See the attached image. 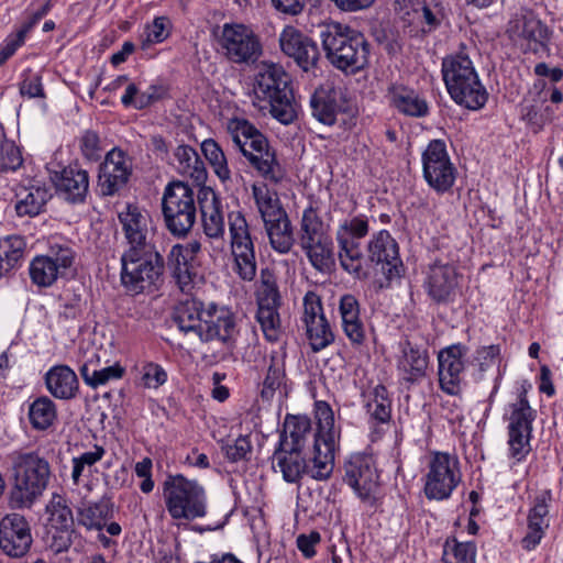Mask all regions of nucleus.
<instances>
[{
    "label": "nucleus",
    "mask_w": 563,
    "mask_h": 563,
    "mask_svg": "<svg viewBox=\"0 0 563 563\" xmlns=\"http://www.w3.org/2000/svg\"><path fill=\"white\" fill-rule=\"evenodd\" d=\"M26 243L20 235L0 239V256L7 269L11 272L20 265L25 253Z\"/></svg>",
    "instance_id": "nucleus-54"
},
{
    "label": "nucleus",
    "mask_w": 563,
    "mask_h": 563,
    "mask_svg": "<svg viewBox=\"0 0 563 563\" xmlns=\"http://www.w3.org/2000/svg\"><path fill=\"white\" fill-rule=\"evenodd\" d=\"M290 77L280 65L263 64L255 77L254 96L260 108L268 109L283 124L292 123L298 115V104L290 85Z\"/></svg>",
    "instance_id": "nucleus-3"
},
{
    "label": "nucleus",
    "mask_w": 563,
    "mask_h": 563,
    "mask_svg": "<svg viewBox=\"0 0 563 563\" xmlns=\"http://www.w3.org/2000/svg\"><path fill=\"white\" fill-rule=\"evenodd\" d=\"M75 263V252L62 244H52L44 255H36L29 265L31 282L40 288L53 286L67 275Z\"/></svg>",
    "instance_id": "nucleus-14"
},
{
    "label": "nucleus",
    "mask_w": 563,
    "mask_h": 563,
    "mask_svg": "<svg viewBox=\"0 0 563 563\" xmlns=\"http://www.w3.org/2000/svg\"><path fill=\"white\" fill-rule=\"evenodd\" d=\"M231 236V254L234 261L233 271L245 282L256 276V258L247 221L241 211H232L228 216Z\"/></svg>",
    "instance_id": "nucleus-12"
},
{
    "label": "nucleus",
    "mask_w": 563,
    "mask_h": 563,
    "mask_svg": "<svg viewBox=\"0 0 563 563\" xmlns=\"http://www.w3.org/2000/svg\"><path fill=\"white\" fill-rule=\"evenodd\" d=\"M462 481L456 455L446 452L432 453L424 476L423 492L429 500H445Z\"/></svg>",
    "instance_id": "nucleus-11"
},
{
    "label": "nucleus",
    "mask_w": 563,
    "mask_h": 563,
    "mask_svg": "<svg viewBox=\"0 0 563 563\" xmlns=\"http://www.w3.org/2000/svg\"><path fill=\"white\" fill-rule=\"evenodd\" d=\"M203 231L211 239L222 238L224 234V217L222 203L217 194L210 189H202L198 196Z\"/></svg>",
    "instance_id": "nucleus-28"
},
{
    "label": "nucleus",
    "mask_w": 563,
    "mask_h": 563,
    "mask_svg": "<svg viewBox=\"0 0 563 563\" xmlns=\"http://www.w3.org/2000/svg\"><path fill=\"white\" fill-rule=\"evenodd\" d=\"M166 509L174 520L191 521L207 514L205 488L181 474H169L162 485Z\"/></svg>",
    "instance_id": "nucleus-6"
},
{
    "label": "nucleus",
    "mask_w": 563,
    "mask_h": 563,
    "mask_svg": "<svg viewBox=\"0 0 563 563\" xmlns=\"http://www.w3.org/2000/svg\"><path fill=\"white\" fill-rule=\"evenodd\" d=\"M338 92L330 88L320 86L310 98L312 115L320 122L332 125L335 122L339 106L336 104Z\"/></svg>",
    "instance_id": "nucleus-43"
},
{
    "label": "nucleus",
    "mask_w": 563,
    "mask_h": 563,
    "mask_svg": "<svg viewBox=\"0 0 563 563\" xmlns=\"http://www.w3.org/2000/svg\"><path fill=\"white\" fill-rule=\"evenodd\" d=\"M106 454V450L101 445H95L93 450L81 453L78 456L71 459L73 471L71 479L75 485H78L80 477L86 467H91L96 463L102 460Z\"/></svg>",
    "instance_id": "nucleus-59"
},
{
    "label": "nucleus",
    "mask_w": 563,
    "mask_h": 563,
    "mask_svg": "<svg viewBox=\"0 0 563 563\" xmlns=\"http://www.w3.org/2000/svg\"><path fill=\"white\" fill-rule=\"evenodd\" d=\"M368 258L371 262L382 265V271L388 279L400 276L402 264L398 244L388 231H379L369 241Z\"/></svg>",
    "instance_id": "nucleus-25"
},
{
    "label": "nucleus",
    "mask_w": 563,
    "mask_h": 563,
    "mask_svg": "<svg viewBox=\"0 0 563 563\" xmlns=\"http://www.w3.org/2000/svg\"><path fill=\"white\" fill-rule=\"evenodd\" d=\"M79 147L82 155L88 161H98L103 151L99 135L91 130H87L82 133L79 139Z\"/></svg>",
    "instance_id": "nucleus-63"
},
{
    "label": "nucleus",
    "mask_w": 563,
    "mask_h": 563,
    "mask_svg": "<svg viewBox=\"0 0 563 563\" xmlns=\"http://www.w3.org/2000/svg\"><path fill=\"white\" fill-rule=\"evenodd\" d=\"M500 349L498 345L482 346L476 350L472 362V375L475 380H482L485 374L497 367Z\"/></svg>",
    "instance_id": "nucleus-55"
},
{
    "label": "nucleus",
    "mask_w": 563,
    "mask_h": 563,
    "mask_svg": "<svg viewBox=\"0 0 563 563\" xmlns=\"http://www.w3.org/2000/svg\"><path fill=\"white\" fill-rule=\"evenodd\" d=\"M13 466L16 482L11 492V505L14 508L30 507L47 487L49 464L35 452H25L14 455Z\"/></svg>",
    "instance_id": "nucleus-7"
},
{
    "label": "nucleus",
    "mask_w": 563,
    "mask_h": 563,
    "mask_svg": "<svg viewBox=\"0 0 563 563\" xmlns=\"http://www.w3.org/2000/svg\"><path fill=\"white\" fill-rule=\"evenodd\" d=\"M165 263L156 247L124 251L120 282L132 296L155 290L162 282Z\"/></svg>",
    "instance_id": "nucleus-5"
},
{
    "label": "nucleus",
    "mask_w": 563,
    "mask_h": 563,
    "mask_svg": "<svg viewBox=\"0 0 563 563\" xmlns=\"http://www.w3.org/2000/svg\"><path fill=\"white\" fill-rule=\"evenodd\" d=\"M252 444L247 437H239L232 443H227L222 446L225 457L231 462H239L245 460L251 453Z\"/></svg>",
    "instance_id": "nucleus-64"
},
{
    "label": "nucleus",
    "mask_w": 563,
    "mask_h": 563,
    "mask_svg": "<svg viewBox=\"0 0 563 563\" xmlns=\"http://www.w3.org/2000/svg\"><path fill=\"white\" fill-rule=\"evenodd\" d=\"M461 278L456 266L435 261L428 267L423 288L434 303L449 305L455 301L460 292Z\"/></svg>",
    "instance_id": "nucleus-18"
},
{
    "label": "nucleus",
    "mask_w": 563,
    "mask_h": 563,
    "mask_svg": "<svg viewBox=\"0 0 563 563\" xmlns=\"http://www.w3.org/2000/svg\"><path fill=\"white\" fill-rule=\"evenodd\" d=\"M27 416L33 429L47 430L57 419L56 405L47 396H41L30 404Z\"/></svg>",
    "instance_id": "nucleus-49"
},
{
    "label": "nucleus",
    "mask_w": 563,
    "mask_h": 563,
    "mask_svg": "<svg viewBox=\"0 0 563 563\" xmlns=\"http://www.w3.org/2000/svg\"><path fill=\"white\" fill-rule=\"evenodd\" d=\"M441 71L448 92L455 103L468 110H479L486 104L488 92L464 49L443 58Z\"/></svg>",
    "instance_id": "nucleus-4"
},
{
    "label": "nucleus",
    "mask_w": 563,
    "mask_h": 563,
    "mask_svg": "<svg viewBox=\"0 0 563 563\" xmlns=\"http://www.w3.org/2000/svg\"><path fill=\"white\" fill-rule=\"evenodd\" d=\"M341 328L353 346H361L366 339V330L361 318L360 302L354 295L345 294L339 299Z\"/></svg>",
    "instance_id": "nucleus-27"
},
{
    "label": "nucleus",
    "mask_w": 563,
    "mask_h": 563,
    "mask_svg": "<svg viewBox=\"0 0 563 563\" xmlns=\"http://www.w3.org/2000/svg\"><path fill=\"white\" fill-rule=\"evenodd\" d=\"M468 347L462 343L452 344L440 350L438 354V376L440 389L451 396H459L463 390L465 357Z\"/></svg>",
    "instance_id": "nucleus-20"
},
{
    "label": "nucleus",
    "mask_w": 563,
    "mask_h": 563,
    "mask_svg": "<svg viewBox=\"0 0 563 563\" xmlns=\"http://www.w3.org/2000/svg\"><path fill=\"white\" fill-rule=\"evenodd\" d=\"M79 372L86 385L91 388H98L111 380L122 378L125 369L119 363L102 366V364H95L92 360L84 361Z\"/></svg>",
    "instance_id": "nucleus-47"
},
{
    "label": "nucleus",
    "mask_w": 563,
    "mask_h": 563,
    "mask_svg": "<svg viewBox=\"0 0 563 563\" xmlns=\"http://www.w3.org/2000/svg\"><path fill=\"white\" fill-rule=\"evenodd\" d=\"M299 243L314 269L321 273L331 271L335 264L333 240L312 203L302 212Z\"/></svg>",
    "instance_id": "nucleus-8"
},
{
    "label": "nucleus",
    "mask_w": 563,
    "mask_h": 563,
    "mask_svg": "<svg viewBox=\"0 0 563 563\" xmlns=\"http://www.w3.org/2000/svg\"><path fill=\"white\" fill-rule=\"evenodd\" d=\"M398 4L417 15L424 32L439 27L444 16L443 8L438 0H398ZM407 13L409 14V11Z\"/></svg>",
    "instance_id": "nucleus-39"
},
{
    "label": "nucleus",
    "mask_w": 563,
    "mask_h": 563,
    "mask_svg": "<svg viewBox=\"0 0 563 563\" xmlns=\"http://www.w3.org/2000/svg\"><path fill=\"white\" fill-rule=\"evenodd\" d=\"M550 500V492H543L536 497L534 505L528 515V529H534L544 533V530L549 527L547 517Z\"/></svg>",
    "instance_id": "nucleus-58"
},
{
    "label": "nucleus",
    "mask_w": 563,
    "mask_h": 563,
    "mask_svg": "<svg viewBox=\"0 0 563 563\" xmlns=\"http://www.w3.org/2000/svg\"><path fill=\"white\" fill-rule=\"evenodd\" d=\"M234 146L267 181L275 185L286 178V170L276 158L267 139L247 120L231 119L227 126Z\"/></svg>",
    "instance_id": "nucleus-2"
},
{
    "label": "nucleus",
    "mask_w": 563,
    "mask_h": 563,
    "mask_svg": "<svg viewBox=\"0 0 563 563\" xmlns=\"http://www.w3.org/2000/svg\"><path fill=\"white\" fill-rule=\"evenodd\" d=\"M476 547L473 542H459L449 538L443 545L444 563H475Z\"/></svg>",
    "instance_id": "nucleus-53"
},
{
    "label": "nucleus",
    "mask_w": 563,
    "mask_h": 563,
    "mask_svg": "<svg viewBox=\"0 0 563 563\" xmlns=\"http://www.w3.org/2000/svg\"><path fill=\"white\" fill-rule=\"evenodd\" d=\"M206 309L202 302L189 299L180 302L174 312V322L184 333H192L199 338Z\"/></svg>",
    "instance_id": "nucleus-40"
},
{
    "label": "nucleus",
    "mask_w": 563,
    "mask_h": 563,
    "mask_svg": "<svg viewBox=\"0 0 563 563\" xmlns=\"http://www.w3.org/2000/svg\"><path fill=\"white\" fill-rule=\"evenodd\" d=\"M510 32L526 52H538L539 47L543 46L548 40V29L533 16L518 19Z\"/></svg>",
    "instance_id": "nucleus-31"
},
{
    "label": "nucleus",
    "mask_w": 563,
    "mask_h": 563,
    "mask_svg": "<svg viewBox=\"0 0 563 563\" xmlns=\"http://www.w3.org/2000/svg\"><path fill=\"white\" fill-rule=\"evenodd\" d=\"M368 217L365 214H357L342 221L336 229L335 236L336 239H346L352 240L353 242H360L361 239L368 234Z\"/></svg>",
    "instance_id": "nucleus-57"
},
{
    "label": "nucleus",
    "mask_w": 563,
    "mask_h": 563,
    "mask_svg": "<svg viewBox=\"0 0 563 563\" xmlns=\"http://www.w3.org/2000/svg\"><path fill=\"white\" fill-rule=\"evenodd\" d=\"M314 417L318 424L314 440L328 441L330 444L338 442L340 431L334 426V413L331 406L327 401L317 400L314 402Z\"/></svg>",
    "instance_id": "nucleus-50"
},
{
    "label": "nucleus",
    "mask_w": 563,
    "mask_h": 563,
    "mask_svg": "<svg viewBox=\"0 0 563 563\" xmlns=\"http://www.w3.org/2000/svg\"><path fill=\"white\" fill-rule=\"evenodd\" d=\"M132 173L131 161L128 155L112 148L107 153L100 165L98 186L103 196H112L125 186Z\"/></svg>",
    "instance_id": "nucleus-23"
},
{
    "label": "nucleus",
    "mask_w": 563,
    "mask_h": 563,
    "mask_svg": "<svg viewBox=\"0 0 563 563\" xmlns=\"http://www.w3.org/2000/svg\"><path fill=\"white\" fill-rule=\"evenodd\" d=\"M423 177L438 192L448 191L455 181L456 169L450 159L446 145L441 140H432L422 153Z\"/></svg>",
    "instance_id": "nucleus-16"
},
{
    "label": "nucleus",
    "mask_w": 563,
    "mask_h": 563,
    "mask_svg": "<svg viewBox=\"0 0 563 563\" xmlns=\"http://www.w3.org/2000/svg\"><path fill=\"white\" fill-rule=\"evenodd\" d=\"M118 218L128 243L124 251L155 247L148 239V217L137 206L126 205Z\"/></svg>",
    "instance_id": "nucleus-26"
},
{
    "label": "nucleus",
    "mask_w": 563,
    "mask_h": 563,
    "mask_svg": "<svg viewBox=\"0 0 563 563\" xmlns=\"http://www.w3.org/2000/svg\"><path fill=\"white\" fill-rule=\"evenodd\" d=\"M343 481L353 489L357 497L373 504L378 488V472L371 454H352L344 464Z\"/></svg>",
    "instance_id": "nucleus-17"
},
{
    "label": "nucleus",
    "mask_w": 563,
    "mask_h": 563,
    "mask_svg": "<svg viewBox=\"0 0 563 563\" xmlns=\"http://www.w3.org/2000/svg\"><path fill=\"white\" fill-rule=\"evenodd\" d=\"M56 187L68 201L82 202L89 188L88 173L84 169L68 166L62 170Z\"/></svg>",
    "instance_id": "nucleus-37"
},
{
    "label": "nucleus",
    "mask_w": 563,
    "mask_h": 563,
    "mask_svg": "<svg viewBox=\"0 0 563 563\" xmlns=\"http://www.w3.org/2000/svg\"><path fill=\"white\" fill-rule=\"evenodd\" d=\"M22 156L13 142L3 139L0 134V173L15 170L22 165Z\"/></svg>",
    "instance_id": "nucleus-61"
},
{
    "label": "nucleus",
    "mask_w": 563,
    "mask_h": 563,
    "mask_svg": "<svg viewBox=\"0 0 563 563\" xmlns=\"http://www.w3.org/2000/svg\"><path fill=\"white\" fill-rule=\"evenodd\" d=\"M202 316L205 319H202V329L199 333L200 341L217 340L229 344L234 340L238 333L235 318L228 308L209 305Z\"/></svg>",
    "instance_id": "nucleus-24"
},
{
    "label": "nucleus",
    "mask_w": 563,
    "mask_h": 563,
    "mask_svg": "<svg viewBox=\"0 0 563 563\" xmlns=\"http://www.w3.org/2000/svg\"><path fill=\"white\" fill-rule=\"evenodd\" d=\"M51 197L48 189L44 186H19L15 191V212L19 217H35L44 211Z\"/></svg>",
    "instance_id": "nucleus-32"
},
{
    "label": "nucleus",
    "mask_w": 563,
    "mask_h": 563,
    "mask_svg": "<svg viewBox=\"0 0 563 563\" xmlns=\"http://www.w3.org/2000/svg\"><path fill=\"white\" fill-rule=\"evenodd\" d=\"M33 538L27 520L20 514H9L0 520V549L14 559L23 558L32 545Z\"/></svg>",
    "instance_id": "nucleus-21"
},
{
    "label": "nucleus",
    "mask_w": 563,
    "mask_h": 563,
    "mask_svg": "<svg viewBox=\"0 0 563 563\" xmlns=\"http://www.w3.org/2000/svg\"><path fill=\"white\" fill-rule=\"evenodd\" d=\"M252 197L263 222L287 212L277 191L271 189L267 184H254L252 186Z\"/></svg>",
    "instance_id": "nucleus-46"
},
{
    "label": "nucleus",
    "mask_w": 563,
    "mask_h": 563,
    "mask_svg": "<svg viewBox=\"0 0 563 563\" xmlns=\"http://www.w3.org/2000/svg\"><path fill=\"white\" fill-rule=\"evenodd\" d=\"M173 166L184 177L192 179L197 184H201L207 178L205 163L189 145H179L174 152Z\"/></svg>",
    "instance_id": "nucleus-38"
},
{
    "label": "nucleus",
    "mask_w": 563,
    "mask_h": 563,
    "mask_svg": "<svg viewBox=\"0 0 563 563\" xmlns=\"http://www.w3.org/2000/svg\"><path fill=\"white\" fill-rule=\"evenodd\" d=\"M166 371L157 363L143 362L140 366V380L143 387L157 389L167 382Z\"/></svg>",
    "instance_id": "nucleus-60"
},
{
    "label": "nucleus",
    "mask_w": 563,
    "mask_h": 563,
    "mask_svg": "<svg viewBox=\"0 0 563 563\" xmlns=\"http://www.w3.org/2000/svg\"><path fill=\"white\" fill-rule=\"evenodd\" d=\"M311 431V421L307 416H287L279 446L302 450Z\"/></svg>",
    "instance_id": "nucleus-41"
},
{
    "label": "nucleus",
    "mask_w": 563,
    "mask_h": 563,
    "mask_svg": "<svg viewBox=\"0 0 563 563\" xmlns=\"http://www.w3.org/2000/svg\"><path fill=\"white\" fill-rule=\"evenodd\" d=\"M49 394L60 400H69L77 396L79 382L76 373L67 365H55L44 376Z\"/></svg>",
    "instance_id": "nucleus-30"
},
{
    "label": "nucleus",
    "mask_w": 563,
    "mask_h": 563,
    "mask_svg": "<svg viewBox=\"0 0 563 563\" xmlns=\"http://www.w3.org/2000/svg\"><path fill=\"white\" fill-rule=\"evenodd\" d=\"M280 295L274 280L265 278L262 272V283L257 290L256 319L261 325L264 336L269 342H276L282 335V320L278 312Z\"/></svg>",
    "instance_id": "nucleus-19"
},
{
    "label": "nucleus",
    "mask_w": 563,
    "mask_h": 563,
    "mask_svg": "<svg viewBox=\"0 0 563 563\" xmlns=\"http://www.w3.org/2000/svg\"><path fill=\"white\" fill-rule=\"evenodd\" d=\"M389 93L393 106L399 112L417 118L428 114L429 108L427 101L415 90L404 86H394Z\"/></svg>",
    "instance_id": "nucleus-42"
},
{
    "label": "nucleus",
    "mask_w": 563,
    "mask_h": 563,
    "mask_svg": "<svg viewBox=\"0 0 563 563\" xmlns=\"http://www.w3.org/2000/svg\"><path fill=\"white\" fill-rule=\"evenodd\" d=\"M201 151L210 165L213 167L217 176L227 181L231 178V172L228 166L227 157L220 145L212 139L205 140L201 144Z\"/></svg>",
    "instance_id": "nucleus-56"
},
{
    "label": "nucleus",
    "mask_w": 563,
    "mask_h": 563,
    "mask_svg": "<svg viewBox=\"0 0 563 563\" xmlns=\"http://www.w3.org/2000/svg\"><path fill=\"white\" fill-rule=\"evenodd\" d=\"M428 364V352L407 342L402 347V355L398 360L397 366L402 379L416 383L426 376Z\"/></svg>",
    "instance_id": "nucleus-36"
},
{
    "label": "nucleus",
    "mask_w": 563,
    "mask_h": 563,
    "mask_svg": "<svg viewBox=\"0 0 563 563\" xmlns=\"http://www.w3.org/2000/svg\"><path fill=\"white\" fill-rule=\"evenodd\" d=\"M170 267L173 271V276L176 279L177 285L179 286L183 292H189L194 285L199 279V273L196 261H189L187 258H180V256H170Z\"/></svg>",
    "instance_id": "nucleus-52"
},
{
    "label": "nucleus",
    "mask_w": 563,
    "mask_h": 563,
    "mask_svg": "<svg viewBox=\"0 0 563 563\" xmlns=\"http://www.w3.org/2000/svg\"><path fill=\"white\" fill-rule=\"evenodd\" d=\"M112 510L108 500L86 503L78 509L77 521L88 530H102Z\"/></svg>",
    "instance_id": "nucleus-48"
},
{
    "label": "nucleus",
    "mask_w": 563,
    "mask_h": 563,
    "mask_svg": "<svg viewBox=\"0 0 563 563\" xmlns=\"http://www.w3.org/2000/svg\"><path fill=\"white\" fill-rule=\"evenodd\" d=\"M273 468H278L286 482L296 483L307 475V461L301 456V450L279 446L273 456Z\"/></svg>",
    "instance_id": "nucleus-34"
},
{
    "label": "nucleus",
    "mask_w": 563,
    "mask_h": 563,
    "mask_svg": "<svg viewBox=\"0 0 563 563\" xmlns=\"http://www.w3.org/2000/svg\"><path fill=\"white\" fill-rule=\"evenodd\" d=\"M60 316L65 319H76L84 310L85 301L80 292L76 290L66 289L62 295Z\"/></svg>",
    "instance_id": "nucleus-62"
},
{
    "label": "nucleus",
    "mask_w": 563,
    "mask_h": 563,
    "mask_svg": "<svg viewBox=\"0 0 563 563\" xmlns=\"http://www.w3.org/2000/svg\"><path fill=\"white\" fill-rule=\"evenodd\" d=\"M162 211L166 228L178 238L186 236L196 222L194 189L184 181H173L164 190Z\"/></svg>",
    "instance_id": "nucleus-9"
},
{
    "label": "nucleus",
    "mask_w": 563,
    "mask_h": 563,
    "mask_svg": "<svg viewBox=\"0 0 563 563\" xmlns=\"http://www.w3.org/2000/svg\"><path fill=\"white\" fill-rule=\"evenodd\" d=\"M364 406L371 421L386 423L391 417V400L388 390L384 385H376L363 394Z\"/></svg>",
    "instance_id": "nucleus-45"
},
{
    "label": "nucleus",
    "mask_w": 563,
    "mask_h": 563,
    "mask_svg": "<svg viewBox=\"0 0 563 563\" xmlns=\"http://www.w3.org/2000/svg\"><path fill=\"white\" fill-rule=\"evenodd\" d=\"M269 245L279 254H288L295 244V234L288 213L263 222Z\"/></svg>",
    "instance_id": "nucleus-33"
},
{
    "label": "nucleus",
    "mask_w": 563,
    "mask_h": 563,
    "mask_svg": "<svg viewBox=\"0 0 563 563\" xmlns=\"http://www.w3.org/2000/svg\"><path fill=\"white\" fill-rule=\"evenodd\" d=\"M320 38L327 59L336 69L356 74L368 65L371 45L351 26L329 23L320 31Z\"/></svg>",
    "instance_id": "nucleus-1"
},
{
    "label": "nucleus",
    "mask_w": 563,
    "mask_h": 563,
    "mask_svg": "<svg viewBox=\"0 0 563 563\" xmlns=\"http://www.w3.org/2000/svg\"><path fill=\"white\" fill-rule=\"evenodd\" d=\"M217 42L220 53L233 64H254L263 54L258 35L242 23H224Z\"/></svg>",
    "instance_id": "nucleus-10"
},
{
    "label": "nucleus",
    "mask_w": 563,
    "mask_h": 563,
    "mask_svg": "<svg viewBox=\"0 0 563 563\" xmlns=\"http://www.w3.org/2000/svg\"><path fill=\"white\" fill-rule=\"evenodd\" d=\"M52 529H74V516L64 495L53 494L46 506Z\"/></svg>",
    "instance_id": "nucleus-51"
},
{
    "label": "nucleus",
    "mask_w": 563,
    "mask_h": 563,
    "mask_svg": "<svg viewBox=\"0 0 563 563\" xmlns=\"http://www.w3.org/2000/svg\"><path fill=\"white\" fill-rule=\"evenodd\" d=\"M282 52L305 71L316 67L320 53L317 43L295 26L287 25L279 34Z\"/></svg>",
    "instance_id": "nucleus-22"
},
{
    "label": "nucleus",
    "mask_w": 563,
    "mask_h": 563,
    "mask_svg": "<svg viewBox=\"0 0 563 563\" xmlns=\"http://www.w3.org/2000/svg\"><path fill=\"white\" fill-rule=\"evenodd\" d=\"M336 443L314 440L312 456L307 461V475L317 481L328 479L334 468V451Z\"/></svg>",
    "instance_id": "nucleus-35"
},
{
    "label": "nucleus",
    "mask_w": 563,
    "mask_h": 563,
    "mask_svg": "<svg viewBox=\"0 0 563 563\" xmlns=\"http://www.w3.org/2000/svg\"><path fill=\"white\" fill-rule=\"evenodd\" d=\"M536 411L530 407L526 390H522L515 402L508 405V445L510 456L521 461L530 452V438Z\"/></svg>",
    "instance_id": "nucleus-13"
},
{
    "label": "nucleus",
    "mask_w": 563,
    "mask_h": 563,
    "mask_svg": "<svg viewBox=\"0 0 563 563\" xmlns=\"http://www.w3.org/2000/svg\"><path fill=\"white\" fill-rule=\"evenodd\" d=\"M301 322L312 352L318 353L334 342L335 334L324 314L321 297L314 291L303 296Z\"/></svg>",
    "instance_id": "nucleus-15"
},
{
    "label": "nucleus",
    "mask_w": 563,
    "mask_h": 563,
    "mask_svg": "<svg viewBox=\"0 0 563 563\" xmlns=\"http://www.w3.org/2000/svg\"><path fill=\"white\" fill-rule=\"evenodd\" d=\"M339 245V261L341 267L357 279H366L368 272L364 267V257L360 242L346 239H336Z\"/></svg>",
    "instance_id": "nucleus-44"
},
{
    "label": "nucleus",
    "mask_w": 563,
    "mask_h": 563,
    "mask_svg": "<svg viewBox=\"0 0 563 563\" xmlns=\"http://www.w3.org/2000/svg\"><path fill=\"white\" fill-rule=\"evenodd\" d=\"M553 114L544 92H529L520 104V119L533 133L540 132L552 120Z\"/></svg>",
    "instance_id": "nucleus-29"
}]
</instances>
